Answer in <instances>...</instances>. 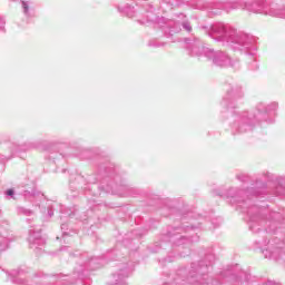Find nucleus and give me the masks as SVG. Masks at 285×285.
<instances>
[{"label":"nucleus","instance_id":"obj_22","mask_svg":"<svg viewBox=\"0 0 285 285\" xmlns=\"http://www.w3.org/2000/svg\"><path fill=\"white\" fill-rule=\"evenodd\" d=\"M252 70H257V62L254 61V68H252Z\"/></svg>","mask_w":285,"mask_h":285},{"label":"nucleus","instance_id":"obj_20","mask_svg":"<svg viewBox=\"0 0 285 285\" xmlns=\"http://www.w3.org/2000/svg\"><path fill=\"white\" fill-rule=\"evenodd\" d=\"M7 195H8L9 197H12V196L14 195V190H13V189H8V190H7Z\"/></svg>","mask_w":285,"mask_h":285},{"label":"nucleus","instance_id":"obj_14","mask_svg":"<svg viewBox=\"0 0 285 285\" xmlns=\"http://www.w3.org/2000/svg\"><path fill=\"white\" fill-rule=\"evenodd\" d=\"M8 248V240L7 239H3L1 243H0V253H3V250H6Z\"/></svg>","mask_w":285,"mask_h":285},{"label":"nucleus","instance_id":"obj_11","mask_svg":"<svg viewBox=\"0 0 285 285\" xmlns=\"http://www.w3.org/2000/svg\"><path fill=\"white\" fill-rule=\"evenodd\" d=\"M124 12L127 14V17L132 18L135 17V8L132 7H126L124 9Z\"/></svg>","mask_w":285,"mask_h":285},{"label":"nucleus","instance_id":"obj_1","mask_svg":"<svg viewBox=\"0 0 285 285\" xmlns=\"http://www.w3.org/2000/svg\"><path fill=\"white\" fill-rule=\"evenodd\" d=\"M220 10L230 12V10H247L254 14H268L269 17H278L285 19V8H277L271 4L268 0H235L230 2H216L210 7L209 14H222Z\"/></svg>","mask_w":285,"mask_h":285},{"label":"nucleus","instance_id":"obj_26","mask_svg":"<svg viewBox=\"0 0 285 285\" xmlns=\"http://www.w3.org/2000/svg\"><path fill=\"white\" fill-rule=\"evenodd\" d=\"M151 46H156V47H159V46H161V45H151Z\"/></svg>","mask_w":285,"mask_h":285},{"label":"nucleus","instance_id":"obj_27","mask_svg":"<svg viewBox=\"0 0 285 285\" xmlns=\"http://www.w3.org/2000/svg\"><path fill=\"white\" fill-rule=\"evenodd\" d=\"M248 277H249L248 275L245 276L246 279H248Z\"/></svg>","mask_w":285,"mask_h":285},{"label":"nucleus","instance_id":"obj_9","mask_svg":"<svg viewBox=\"0 0 285 285\" xmlns=\"http://www.w3.org/2000/svg\"><path fill=\"white\" fill-rule=\"evenodd\" d=\"M247 215L249 217V228L250 230H255L253 224L254 222H259V215H250V210L247 212Z\"/></svg>","mask_w":285,"mask_h":285},{"label":"nucleus","instance_id":"obj_18","mask_svg":"<svg viewBox=\"0 0 285 285\" xmlns=\"http://www.w3.org/2000/svg\"><path fill=\"white\" fill-rule=\"evenodd\" d=\"M188 239V242H198L199 240V237H197V236H195V237H189V238H187Z\"/></svg>","mask_w":285,"mask_h":285},{"label":"nucleus","instance_id":"obj_28","mask_svg":"<svg viewBox=\"0 0 285 285\" xmlns=\"http://www.w3.org/2000/svg\"><path fill=\"white\" fill-rule=\"evenodd\" d=\"M255 195H259V193L256 191Z\"/></svg>","mask_w":285,"mask_h":285},{"label":"nucleus","instance_id":"obj_15","mask_svg":"<svg viewBox=\"0 0 285 285\" xmlns=\"http://www.w3.org/2000/svg\"><path fill=\"white\" fill-rule=\"evenodd\" d=\"M271 110H277V102H273L267 108H265L266 112H271Z\"/></svg>","mask_w":285,"mask_h":285},{"label":"nucleus","instance_id":"obj_21","mask_svg":"<svg viewBox=\"0 0 285 285\" xmlns=\"http://www.w3.org/2000/svg\"><path fill=\"white\" fill-rule=\"evenodd\" d=\"M48 215H49V217H52V215H55V212H52V209H49Z\"/></svg>","mask_w":285,"mask_h":285},{"label":"nucleus","instance_id":"obj_25","mask_svg":"<svg viewBox=\"0 0 285 285\" xmlns=\"http://www.w3.org/2000/svg\"><path fill=\"white\" fill-rule=\"evenodd\" d=\"M180 17H181V19H184L186 16H184L183 13H180Z\"/></svg>","mask_w":285,"mask_h":285},{"label":"nucleus","instance_id":"obj_19","mask_svg":"<svg viewBox=\"0 0 285 285\" xmlns=\"http://www.w3.org/2000/svg\"><path fill=\"white\" fill-rule=\"evenodd\" d=\"M263 253L265 254V257H268L269 259L275 258V255H274V254L266 255V253H268V250H265V252H263Z\"/></svg>","mask_w":285,"mask_h":285},{"label":"nucleus","instance_id":"obj_17","mask_svg":"<svg viewBox=\"0 0 285 285\" xmlns=\"http://www.w3.org/2000/svg\"><path fill=\"white\" fill-rule=\"evenodd\" d=\"M253 285H277V284H275L273 281H268L267 283H263V284L254 283Z\"/></svg>","mask_w":285,"mask_h":285},{"label":"nucleus","instance_id":"obj_29","mask_svg":"<svg viewBox=\"0 0 285 285\" xmlns=\"http://www.w3.org/2000/svg\"><path fill=\"white\" fill-rule=\"evenodd\" d=\"M181 239H186V237H183Z\"/></svg>","mask_w":285,"mask_h":285},{"label":"nucleus","instance_id":"obj_12","mask_svg":"<svg viewBox=\"0 0 285 285\" xmlns=\"http://www.w3.org/2000/svg\"><path fill=\"white\" fill-rule=\"evenodd\" d=\"M18 214H19V215H27V216H30V215H32V212H31L30 209H26V208H23V207H19V208H18Z\"/></svg>","mask_w":285,"mask_h":285},{"label":"nucleus","instance_id":"obj_2","mask_svg":"<svg viewBox=\"0 0 285 285\" xmlns=\"http://www.w3.org/2000/svg\"><path fill=\"white\" fill-rule=\"evenodd\" d=\"M209 37L230 46L233 50H248L250 48V38L242 31L233 28L230 24H224L222 22L215 23L210 27Z\"/></svg>","mask_w":285,"mask_h":285},{"label":"nucleus","instance_id":"obj_8","mask_svg":"<svg viewBox=\"0 0 285 285\" xmlns=\"http://www.w3.org/2000/svg\"><path fill=\"white\" fill-rule=\"evenodd\" d=\"M102 263H104V259L95 257L89 261V266L91 268H101Z\"/></svg>","mask_w":285,"mask_h":285},{"label":"nucleus","instance_id":"obj_23","mask_svg":"<svg viewBox=\"0 0 285 285\" xmlns=\"http://www.w3.org/2000/svg\"><path fill=\"white\" fill-rule=\"evenodd\" d=\"M257 109H258V112H262V110H263V109H262V105L258 106Z\"/></svg>","mask_w":285,"mask_h":285},{"label":"nucleus","instance_id":"obj_3","mask_svg":"<svg viewBox=\"0 0 285 285\" xmlns=\"http://www.w3.org/2000/svg\"><path fill=\"white\" fill-rule=\"evenodd\" d=\"M185 43H187V50L191 57H202L204 55L207 59H210L215 66L224 68L226 66H233L230 57L224 51H215L213 49L204 47L202 40H193L185 38Z\"/></svg>","mask_w":285,"mask_h":285},{"label":"nucleus","instance_id":"obj_7","mask_svg":"<svg viewBox=\"0 0 285 285\" xmlns=\"http://www.w3.org/2000/svg\"><path fill=\"white\" fill-rule=\"evenodd\" d=\"M126 277H128V269H122L118 274L112 275L115 283H111L110 285H124L126 284Z\"/></svg>","mask_w":285,"mask_h":285},{"label":"nucleus","instance_id":"obj_13","mask_svg":"<svg viewBox=\"0 0 285 285\" xmlns=\"http://www.w3.org/2000/svg\"><path fill=\"white\" fill-rule=\"evenodd\" d=\"M239 132H247V130H253V126L248 125V124H245V125H242L239 128H238Z\"/></svg>","mask_w":285,"mask_h":285},{"label":"nucleus","instance_id":"obj_16","mask_svg":"<svg viewBox=\"0 0 285 285\" xmlns=\"http://www.w3.org/2000/svg\"><path fill=\"white\" fill-rule=\"evenodd\" d=\"M206 259H209V264H207L206 266H210L213 264V262H215V255H213V254L207 255Z\"/></svg>","mask_w":285,"mask_h":285},{"label":"nucleus","instance_id":"obj_4","mask_svg":"<svg viewBox=\"0 0 285 285\" xmlns=\"http://www.w3.org/2000/svg\"><path fill=\"white\" fill-rule=\"evenodd\" d=\"M181 26L186 32H193V26H190V22L188 21L179 22L175 20H167L165 26H161V28L167 37H173V35L181 32Z\"/></svg>","mask_w":285,"mask_h":285},{"label":"nucleus","instance_id":"obj_5","mask_svg":"<svg viewBox=\"0 0 285 285\" xmlns=\"http://www.w3.org/2000/svg\"><path fill=\"white\" fill-rule=\"evenodd\" d=\"M28 242L30 248L33 250H41L46 246V238L41 237V229H30Z\"/></svg>","mask_w":285,"mask_h":285},{"label":"nucleus","instance_id":"obj_6","mask_svg":"<svg viewBox=\"0 0 285 285\" xmlns=\"http://www.w3.org/2000/svg\"><path fill=\"white\" fill-rule=\"evenodd\" d=\"M11 282L17 285H28L26 281V272L23 269H13L10 274L7 273Z\"/></svg>","mask_w":285,"mask_h":285},{"label":"nucleus","instance_id":"obj_24","mask_svg":"<svg viewBox=\"0 0 285 285\" xmlns=\"http://www.w3.org/2000/svg\"><path fill=\"white\" fill-rule=\"evenodd\" d=\"M61 282H66V279H59V281H58V284H61Z\"/></svg>","mask_w":285,"mask_h":285},{"label":"nucleus","instance_id":"obj_10","mask_svg":"<svg viewBox=\"0 0 285 285\" xmlns=\"http://www.w3.org/2000/svg\"><path fill=\"white\" fill-rule=\"evenodd\" d=\"M21 3H22V10L26 17H32V13H30V3L26 1H22Z\"/></svg>","mask_w":285,"mask_h":285}]
</instances>
